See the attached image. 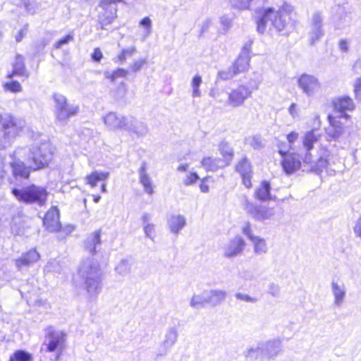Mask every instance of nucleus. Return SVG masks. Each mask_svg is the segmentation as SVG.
Segmentation results:
<instances>
[{"mask_svg": "<svg viewBox=\"0 0 361 361\" xmlns=\"http://www.w3.org/2000/svg\"><path fill=\"white\" fill-rule=\"evenodd\" d=\"M78 274L83 287L90 295L97 294L101 288L102 271L99 263L93 257H83L78 268Z\"/></svg>", "mask_w": 361, "mask_h": 361, "instance_id": "obj_1", "label": "nucleus"}, {"mask_svg": "<svg viewBox=\"0 0 361 361\" xmlns=\"http://www.w3.org/2000/svg\"><path fill=\"white\" fill-rule=\"evenodd\" d=\"M293 6L286 2H283L276 7L268 8L264 11L262 18L257 22V30L262 34L265 32L267 23L270 22L271 25L277 31L284 30L288 24L290 14L293 12Z\"/></svg>", "mask_w": 361, "mask_h": 361, "instance_id": "obj_2", "label": "nucleus"}, {"mask_svg": "<svg viewBox=\"0 0 361 361\" xmlns=\"http://www.w3.org/2000/svg\"><path fill=\"white\" fill-rule=\"evenodd\" d=\"M114 128L126 130L133 137L140 139L145 137L149 133L146 123L133 116H114Z\"/></svg>", "mask_w": 361, "mask_h": 361, "instance_id": "obj_3", "label": "nucleus"}, {"mask_svg": "<svg viewBox=\"0 0 361 361\" xmlns=\"http://www.w3.org/2000/svg\"><path fill=\"white\" fill-rule=\"evenodd\" d=\"M12 193L20 202L37 203L39 206L45 204L48 196V192L44 188L34 184L21 189L13 188Z\"/></svg>", "mask_w": 361, "mask_h": 361, "instance_id": "obj_4", "label": "nucleus"}, {"mask_svg": "<svg viewBox=\"0 0 361 361\" xmlns=\"http://www.w3.org/2000/svg\"><path fill=\"white\" fill-rule=\"evenodd\" d=\"M54 101V114L59 122L66 123L72 116H75L79 111V106L73 104H69L65 96L56 93L53 95Z\"/></svg>", "mask_w": 361, "mask_h": 361, "instance_id": "obj_5", "label": "nucleus"}, {"mask_svg": "<svg viewBox=\"0 0 361 361\" xmlns=\"http://www.w3.org/2000/svg\"><path fill=\"white\" fill-rule=\"evenodd\" d=\"M30 156L36 169L48 165L52 159L51 145L46 140L35 142L30 149Z\"/></svg>", "mask_w": 361, "mask_h": 361, "instance_id": "obj_6", "label": "nucleus"}, {"mask_svg": "<svg viewBox=\"0 0 361 361\" xmlns=\"http://www.w3.org/2000/svg\"><path fill=\"white\" fill-rule=\"evenodd\" d=\"M18 132L16 120L8 115L2 117L0 114V147H8Z\"/></svg>", "mask_w": 361, "mask_h": 361, "instance_id": "obj_7", "label": "nucleus"}, {"mask_svg": "<svg viewBox=\"0 0 361 361\" xmlns=\"http://www.w3.org/2000/svg\"><path fill=\"white\" fill-rule=\"evenodd\" d=\"M297 85L302 92L307 97H314L322 90L321 81L313 74H301L298 78Z\"/></svg>", "mask_w": 361, "mask_h": 361, "instance_id": "obj_8", "label": "nucleus"}, {"mask_svg": "<svg viewBox=\"0 0 361 361\" xmlns=\"http://www.w3.org/2000/svg\"><path fill=\"white\" fill-rule=\"evenodd\" d=\"M243 207L245 212L255 220L258 221H266L274 219L275 210L272 207L256 204L247 200H245Z\"/></svg>", "mask_w": 361, "mask_h": 361, "instance_id": "obj_9", "label": "nucleus"}, {"mask_svg": "<svg viewBox=\"0 0 361 361\" xmlns=\"http://www.w3.org/2000/svg\"><path fill=\"white\" fill-rule=\"evenodd\" d=\"M322 137V133L319 128H314L306 131L301 137L302 147L305 151L302 158L305 163L312 162V154L311 151L313 149L314 145L317 143Z\"/></svg>", "mask_w": 361, "mask_h": 361, "instance_id": "obj_10", "label": "nucleus"}, {"mask_svg": "<svg viewBox=\"0 0 361 361\" xmlns=\"http://www.w3.org/2000/svg\"><path fill=\"white\" fill-rule=\"evenodd\" d=\"M324 16L321 12H314L309 21L308 36L311 44L319 41L324 35L323 28Z\"/></svg>", "mask_w": 361, "mask_h": 361, "instance_id": "obj_11", "label": "nucleus"}, {"mask_svg": "<svg viewBox=\"0 0 361 361\" xmlns=\"http://www.w3.org/2000/svg\"><path fill=\"white\" fill-rule=\"evenodd\" d=\"M252 90L247 85H240L228 92V106L237 108L242 106L245 101L251 97Z\"/></svg>", "mask_w": 361, "mask_h": 361, "instance_id": "obj_12", "label": "nucleus"}, {"mask_svg": "<svg viewBox=\"0 0 361 361\" xmlns=\"http://www.w3.org/2000/svg\"><path fill=\"white\" fill-rule=\"evenodd\" d=\"M246 242L239 235L230 238L223 246V256L227 259H233L241 255L245 248Z\"/></svg>", "mask_w": 361, "mask_h": 361, "instance_id": "obj_13", "label": "nucleus"}, {"mask_svg": "<svg viewBox=\"0 0 361 361\" xmlns=\"http://www.w3.org/2000/svg\"><path fill=\"white\" fill-rule=\"evenodd\" d=\"M131 41L130 37L123 38L118 42L119 51L116 56V61L121 64L126 63L127 60L137 53V47L135 44H128Z\"/></svg>", "mask_w": 361, "mask_h": 361, "instance_id": "obj_14", "label": "nucleus"}, {"mask_svg": "<svg viewBox=\"0 0 361 361\" xmlns=\"http://www.w3.org/2000/svg\"><path fill=\"white\" fill-rule=\"evenodd\" d=\"M329 126L326 128V138L328 141L337 140L345 131V127L340 119L331 115L328 116Z\"/></svg>", "mask_w": 361, "mask_h": 361, "instance_id": "obj_15", "label": "nucleus"}, {"mask_svg": "<svg viewBox=\"0 0 361 361\" xmlns=\"http://www.w3.org/2000/svg\"><path fill=\"white\" fill-rule=\"evenodd\" d=\"M279 152L283 157L281 163L283 169L286 173L290 174L299 169L300 161L297 154L288 153L281 147H279Z\"/></svg>", "mask_w": 361, "mask_h": 361, "instance_id": "obj_16", "label": "nucleus"}, {"mask_svg": "<svg viewBox=\"0 0 361 361\" xmlns=\"http://www.w3.org/2000/svg\"><path fill=\"white\" fill-rule=\"evenodd\" d=\"M318 157L314 159L312 158V167L315 170H322L326 169L331 162L334 161V154L325 147L321 146L318 150Z\"/></svg>", "mask_w": 361, "mask_h": 361, "instance_id": "obj_17", "label": "nucleus"}, {"mask_svg": "<svg viewBox=\"0 0 361 361\" xmlns=\"http://www.w3.org/2000/svg\"><path fill=\"white\" fill-rule=\"evenodd\" d=\"M334 109L336 111L341 114V117L348 118L350 116L345 113L352 111L355 108L353 100L348 96H341L333 101Z\"/></svg>", "mask_w": 361, "mask_h": 361, "instance_id": "obj_18", "label": "nucleus"}, {"mask_svg": "<svg viewBox=\"0 0 361 361\" xmlns=\"http://www.w3.org/2000/svg\"><path fill=\"white\" fill-rule=\"evenodd\" d=\"M352 18V13L348 8L344 7L338 8L336 15L333 20L335 29L343 30L350 27Z\"/></svg>", "mask_w": 361, "mask_h": 361, "instance_id": "obj_19", "label": "nucleus"}, {"mask_svg": "<svg viewBox=\"0 0 361 361\" xmlns=\"http://www.w3.org/2000/svg\"><path fill=\"white\" fill-rule=\"evenodd\" d=\"M43 223L49 232H56L61 228L59 211L56 207H52L45 214Z\"/></svg>", "mask_w": 361, "mask_h": 361, "instance_id": "obj_20", "label": "nucleus"}, {"mask_svg": "<svg viewBox=\"0 0 361 361\" xmlns=\"http://www.w3.org/2000/svg\"><path fill=\"white\" fill-rule=\"evenodd\" d=\"M47 337L49 340L47 349L49 352H54L63 345L64 334L61 331H56L53 327L49 326L46 329Z\"/></svg>", "mask_w": 361, "mask_h": 361, "instance_id": "obj_21", "label": "nucleus"}, {"mask_svg": "<svg viewBox=\"0 0 361 361\" xmlns=\"http://www.w3.org/2000/svg\"><path fill=\"white\" fill-rule=\"evenodd\" d=\"M331 290L334 296V305L336 307H340L344 302L346 297V288L343 283H338L336 281H332L331 283Z\"/></svg>", "mask_w": 361, "mask_h": 361, "instance_id": "obj_22", "label": "nucleus"}, {"mask_svg": "<svg viewBox=\"0 0 361 361\" xmlns=\"http://www.w3.org/2000/svg\"><path fill=\"white\" fill-rule=\"evenodd\" d=\"M167 225L173 234L178 235L185 226L186 219L180 214H171L167 219Z\"/></svg>", "mask_w": 361, "mask_h": 361, "instance_id": "obj_23", "label": "nucleus"}, {"mask_svg": "<svg viewBox=\"0 0 361 361\" xmlns=\"http://www.w3.org/2000/svg\"><path fill=\"white\" fill-rule=\"evenodd\" d=\"M264 357L271 359L278 355L281 350L282 341L279 338H274L267 341H264Z\"/></svg>", "mask_w": 361, "mask_h": 361, "instance_id": "obj_24", "label": "nucleus"}, {"mask_svg": "<svg viewBox=\"0 0 361 361\" xmlns=\"http://www.w3.org/2000/svg\"><path fill=\"white\" fill-rule=\"evenodd\" d=\"M20 76L28 78L29 73L26 70L24 63V59L20 55H17L13 64V71L7 75V78L11 79L13 76Z\"/></svg>", "mask_w": 361, "mask_h": 361, "instance_id": "obj_25", "label": "nucleus"}, {"mask_svg": "<svg viewBox=\"0 0 361 361\" xmlns=\"http://www.w3.org/2000/svg\"><path fill=\"white\" fill-rule=\"evenodd\" d=\"M207 294L208 305L212 307H216L221 304L225 301L227 296L226 291L218 288L207 290Z\"/></svg>", "mask_w": 361, "mask_h": 361, "instance_id": "obj_26", "label": "nucleus"}, {"mask_svg": "<svg viewBox=\"0 0 361 361\" xmlns=\"http://www.w3.org/2000/svg\"><path fill=\"white\" fill-rule=\"evenodd\" d=\"M113 0H102L99 4L102 11L100 12V19L103 25L110 24L113 20L112 12Z\"/></svg>", "mask_w": 361, "mask_h": 361, "instance_id": "obj_27", "label": "nucleus"}, {"mask_svg": "<svg viewBox=\"0 0 361 361\" xmlns=\"http://www.w3.org/2000/svg\"><path fill=\"white\" fill-rule=\"evenodd\" d=\"M100 233L99 230L90 233L84 240V248L92 254V256L96 253V249L101 243Z\"/></svg>", "mask_w": 361, "mask_h": 361, "instance_id": "obj_28", "label": "nucleus"}, {"mask_svg": "<svg viewBox=\"0 0 361 361\" xmlns=\"http://www.w3.org/2000/svg\"><path fill=\"white\" fill-rule=\"evenodd\" d=\"M218 149L222 157L221 159L222 164L226 166H228L231 163L234 157L233 148L231 147L228 142L223 140L219 142Z\"/></svg>", "mask_w": 361, "mask_h": 361, "instance_id": "obj_29", "label": "nucleus"}, {"mask_svg": "<svg viewBox=\"0 0 361 361\" xmlns=\"http://www.w3.org/2000/svg\"><path fill=\"white\" fill-rule=\"evenodd\" d=\"M235 171L240 175L243 180H250L252 170L250 162L246 158L242 159L235 166Z\"/></svg>", "mask_w": 361, "mask_h": 361, "instance_id": "obj_30", "label": "nucleus"}, {"mask_svg": "<svg viewBox=\"0 0 361 361\" xmlns=\"http://www.w3.org/2000/svg\"><path fill=\"white\" fill-rule=\"evenodd\" d=\"M12 171L16 178H28L30 175V168L26 166L25 164L19 160L14 161L11 164Z\"/></svg>", "mask_w": 361, "mask_h": 361, "instance_id": "obj_31", "label": "nucleus"}, {"mask_svg": "<svg viewBox=\"0 0 361 361\" xmlns=\"http://www.w3.org/2000/svg\"><path fill=\"white\" fill-rule=\"evenodd\" d=\"M39 259V255L35 250H30L21 257L16 260V265L18 269L23 266H28L36 262Z\"/></svg>", "mask_w": 361, "mask_h": 361, "instance_id": "obj_32", "label": "nucleus"}, {"mask_svg": "<svg viewBox=\"0 0 361 361\" xmlns=\"http://www.w3.org/2000/svg\"><path fill=\"white\" fill-rule=\"evenodd\" d=\"M209 95L216 102L228 106V92L223 87H214L210 90Z\"/></svg>", "mask_w": 361, "mask_h": 361, "instance_id": "obj_33", "label": "nucleus"}, {"mask_svg": "<svg viewBox=\"0 0 361 361\" xmlns=\"http://www.w3.org/2000/svg\"><path fill=\"white\" fill-rule=\"evenodd\" d=\"M245 355L250 359H261L264 357V343L259 342L253 345L245 352Z\"/></svg>", "mask_w": 361, "mask_h": 361, "instance_id": "obj_34", "label": "nucleus"}, {"mask_svg": "<svg viewBox=\"0 0 361 361\" xmlns=\"http://www.w3.org/2000/svg\"><path fill=\"white\" fill-rule=\"evenodd\" d=\"M202 165L207 171H214L219 168L225 167L222 164V161L219 158H214L211 157H204L202 160Z\"/></svg>", "mask_w": 361, "mask_h": 361, "instance_id": "obj_35", "label": "nucleus"}, {"mask_svg": "<svg viewBox=\"0 0 361 361\" xmlns=\"http://www.w3.org/2000/svg\"><path fill=\"white\" fill-rule=\"evenodd\" d=\"M133 263V259L130 257H126L121 259L118 262L116 267H115V270L118 274L121 276H126L130 273Z\"/></svg>", "mask_w": 361, "mask_h": 361, "instance_id": "obj_36", "label": "nucleus"}, {"mask_svg": "<svg viewBox=\"0 0 361 361\" xmlns=\"http://www.w3.org/2000/svg\"><path fill=\"white\" fill-rule=\"evenodd\" d=\"M250 59L247 54H241L232 64L237 74L247 71L250 67Z\"/></svg>", "mask_w": 361, "mask_h": 361, "instance_id": "obj_37", "label": "nucleus"}, {"mask_svg": "<svg viewBox=\"0 0 361 361\" xmlns=\"http://www.w3.org/2000/svg\"><path fill=\"white\" fill-rule=\"evenodd\" d=\"M207 290L202 292L200 294H195L192 295L190 305L194 309H200L204 307L206 305H208V299Z\"/></svg>", "mask_w": 361, "mask_h": 361, "instance_id": "obj_38", "label": "nucleus"}, {"mask_svg": "<svg viewBox=\"0 0 361 361\" xmlns=\"http://www.w3.org/2000/svg\"><path fill=\"white\" fill-rule=\"evenodd\" d=\"M250 241L252 243L254 253L256 255H263L267 253L268 246L264 238L259 236H256Z\"/></svg>", "mask_w": 361, "mask_h": 361, "instance_id": "obj_39", "label": "nucleus"}, {"mask_svg": "<svg viewBox=\"0 0 361 361\" xmlns=\"http://www.w3.org/2000/svg\"><path fill=\"white\" fill-rule=\"evenodd\" d=\"M270 182H261V185L255 190V197L260 200H267L271 198L270 193Z\"/></svg>", "mask_w": 361, "mask_h": 361, "instance_id": "obj_40", "label": "nucleus"}, {"mask_svg": "<svg viewBox=\"0 0 361 361\" xmlns=\"http://www.w3.org/2000/svg\"><path fill=\"white\" fill-rule=\"evenodd\" d=\"M178 331L175 327L169 328L165 334L163 345L165 349L171 348L177 341Z\"/></svg>", "mask_w": 361, "mask_h": 361, "instance_id": "obj_41", "label": "nucleus"}, {"mask_svg": "<svg viewBox=\"0 0 361 361\" xmlns=\"http://www.w3.org/2000/svg\"><path fill=\"white\" fill-rule=\"evenodd\" d=\"M202 83V77L197 74L191 80L190 87L192 90V97H200L202 96V92L200 90V85Z\"/></svg>", "mask_w": 361, "mask_h": 361, "instance_id": "obj_42", "label": "nucleus"}, {"mask_svg": "<svg viewBox=\"0 0 361 361\" xmlns=\"http://www.w3.org/2000/svg\"><path fill=\"white\" fill-rule=\"evenodd\" d=\"M237 73L231 65L226 69L221 70L218 73V77L223 80H229L233 79Z\"/></svg>", "mask_w": 361, "mask_h": 361, "instance_id": "obj_43", "label": "nucleus"}, {"mask_svg": "<svg viewBox=\"0 0 361 361\" xmlns=\"http://www.w3.org/2000/svg\"><path fill=\"white\" fill-rule=\"evenodd\" d=\"M32 356L24 350L16 351L9 359V361H30Z\"/></svg>", "mask_w": 361, "mask_h": 361, "instance_id": "obj_44", "label": "nucleus"}, {"mask_svg": "<svg viewBox=\"0 0 361 361\" xmlns=\"http://www.w3.org/2000/svg\"><path fill=\"white\" fill-rule=\"evenodd\" d=\"M253 0H229L231 6L238 10L249 9Z\"/></svg>", "mask_w": 361, "mask_h": 361, "instance_id": "obj_45", "label": "nucleus"}, {"mask_svg": "<svg viewBox=\"0 0 361 361\" xmlns=\"http://www.w3.org/2000/svg\"><path fill=\"white\" fill-rule=\"evenodd\" d=\"M245 143L254 149H259L262 147L260 137L258 135H250L245 138Z\"/></svg>", "mask_w": 361, "mask_h": 361, "instance_id": "obj_46", "label": "nucleus"}, {"mask_svg": "<svg viewBox=\"0 0 361 361\" xmlns=\"http://www.w3.org/2000/svg\"><path fill=\"white\" fill-rule=\"evenodd\" d=\"M152 20L149 17H145L140 21L139 25L145 29V32L143 34L144 39L149 37L152 33Z\"/></svg>", "mask_w": 361, "mask_h": 361, "instance_id": "obj_47", "label": "nucleus"}, {"mask_svg": "<svg viewBox=\"0 0 361 361\" xmlns=\"http://www.w3.org/2000/svg\"><path fill=\"white\" fill-rule=\"evenodd\" d=\"M109 173L108 172L95 171L87 176L86 180H105L109 178Z\"/></svg>", "mask_w": 361, "mask_h": 361, "instance_id": "obj_48", "label": "nucleus"}, {"mask_svg": "<svg viewBox=\"0 0 361 361\" xmlns=\"http://www.w3.org/2000/svg\"><path fill=\"white\" fill-rule=\"evenodd\" d=\"M298 133H297L296 131H291L286 136L288 145L283 144L280 145L279 147H281L284 150L288 152V150L291 148V145L298 139Z\"/></svg>", "mask_w": 361, "mask_h": 361, "instance_id": "obj_49", "label": "nucleus"}, {"mask_svg": "<svg viewBox=\"0 0 361 361\" xmlns=\"http://www.w3.org/2000/svg\"><path fill=\"white\" fill-rule=\"evenodd\" d=\"M19 6L24 8L27 14L33 15L37 11L36 4L34 2H31L29 0H22L19 4Z\"/></svg>", "mask_w": 361, "mask_h": 361, "instance_id": "obj_50", "label": "nucleus"}, {"mask_svg": "<svg viewBox=\"0 0 361 361\" xmlns=\"http://www.w3.org/2000/svg\"><path fill=\"white\" fill-rule=\"evenodd\" d=\"M146 63L147 59L145 58L136 59L129 65V71L133 73H137L140 71L142 66Z\"/></svg>", "mask_w": 361, "mask_h": 361, "instance_id": "obj_51", "label": "nucleus"}, {"mask_svg": "<svg viewBox=\"0 0 361 361\" xmlns=\"http://www.w3.org/2000/svg\"><path fill=\"white\" fill-rule=\"evenodd\" d=\"M4 87L6 90L16 93L20 92L22 90V87L20 84L16 80H13L11 82H6L4 85Z\"/></svg>", "mask_w": 361, "mask_h": 361, "instance_id": "obj_52", "label": "nucleus"}, {"mask_svg": "<svg viewBox=\"0 0 361 361\" xmlns=\"http://www.w3.org/2000/svg\"><path fill=\"white\" fill-rule=\"evenodd\" d=\"M143 231L147 238L153 240L156 238L155 225L153 223L143 226Z\"/></svg>", "mask_w": 361, "mask_h": 361, "instance_id": "obj_53", "label": "nucleus"}, {"mask_svg": "<svg viewBox=\"0 0 361 361\" xmlns=\"http://www.w3.org/2000/svg\"><path fill=\"white\" fill-rule=\"evenodd\" d=\"M235 297L237 300L240 301H244L249 303H255L257 302V298L255 297H252L247 294L243 293H236L235 294Z\"/></svg>", "mask_w": 361, "mask_h": 361, "instance_id": "obj_54", "label": "nucleus"}, {"mask_svg": "<svg viewBox=\"0 0 361 361\" xmlns=\"http://www.w3.org/2000/svg\"><path fill=\"white\" fill-rule=\"evenodd\" d=\"M61 269L59 262L55 259L49 261L45 267V271L47 272H60Z\"/></svg>", "mask_w": 361, "mask_h": 361, "instance_id": "obj_55", "label": "nucleus"}, {"mask_svg": "<svg viewBox=\"0 0 361 361\" xmlns=\"http://www.w3.org/2000/svg\"><path fill=\"white\" fill-rule=\"evenodd\" d=\"M242 233L247 236V238L251 240L256 236L252 233V229L251 228V224L248 221L245 222L241 228Z\"/></svg>", "mask_w": 361, "mask_h": 361, "instance_id": "obj_56", "label": "nucleus"}, {"mask_svg": "<svg viewBox=\"0 0 361 361\" xmlns=\"http://www.w3.org/2000/svg\"><path fill=\"white\" fill-rule=\"evenodd\" d=\"M73 40V32H70L66 36L60 39L58 42H56L54 44L55 48L60 49L63 45L67 44L69 42Z\"/></svg>", "mask_w": 361, "mask_h": 361, "instance_id": "obj_57", "label": "nucleus"}, {"mask_svg": "<svg viewBox=\"0 0 361 361\" xmlns=\"http://www.w3.org/2000/svg\"><path fill=\"white\" fill-rule=\"evenodd\" d=\"M268 293L273 297H279L280 295V287L278 284L271 283L268 286Z\"/></svg>", "mask_w": 361, "mask_h": 361, "instance_id": "obj_58", "label": "nucleus"}, {"mask_svg": "<svg viewBox=\"0 0 361 361\" xmlns=\"http://www.w3.org/2000/svg\"><path fill=\"white\" fill-rule=\"evenodd\" d=\"M127 88L126 85L123 82H121V85L118 87L116 96L118 99H123L126 94Z\"/></svg>", "mask_w": 361, "mask_h": 361, "instance_id": "obj_59", "label": "nucleus"}, {"mask_svg": "<svg viewBox=\"0 0 361 361\" xmlns=\"http://www.w3.org/2000/svg\"><path fill=\"white\" fill-rule=\"evenodd\" d=\"M288 113L293 118L299 117V109L296 104L293 103L288 108Z\"/></svg>", "mask_w": 361, "mask_h": 361, "instance_id": "obj_60", "label": "nucleus"}, {"mask_svg": "<svg viewBox=\"0 0 361 361\" xmlns=\"http://www.w3.org/2000/svg\"><path fill=\"white\" fill-rule=\"evenodd\" d=\"M28 30V24H25L23 27L19 30L18 33L16 35V42H20L23 38L26 35Z\"/></svg>", "mask_w": 361, "mask_h": 361, "instance_id": "obj_61", "label": "nucleus"}, {"mask_svg": "<svg viewBox=\"0 0 361 361\" xmlns=\"http://www.w3.org/2000/svg\"><path fill=\"white\" fill-rule=\"evenodd\" d=\"M139 183L141 185V186L145 190V192H147L149 195H152L153 191V185H152V182H139Z\"/></svg>", "mask_w": 361, "mask_h": 361, "instance_id": "obj_62", "label": "nucleus"}, {"mask_svg": "<svg viewBox=\"0 0 361 361\" xmlns=\"http://www.w3.org/2000/svg\"><path fill=\"white\" fill-rule=\"evenodd\" d=\"M152 214L145 212L141 216L142 225L145 226L152 223Z\"/></svg>", "mask_w": 361, "mask_h": 361, "instance_id": "obj_63", "label": "nucleus"}, {"mask_svg": "<svg viewBox=\"0 0 361 361\" xmlns=\"http://www.w3.org/2000/svg\"><path fill=\"white\" fill-rule=\"evenodd\" d=\"M353 230L356 236L361 238V216L356 221Z\"/></svg>", "mask_w": 361, "mask_h": 361, "instance_id": "obj_64", "label": "nucleus"}]
</instances>
